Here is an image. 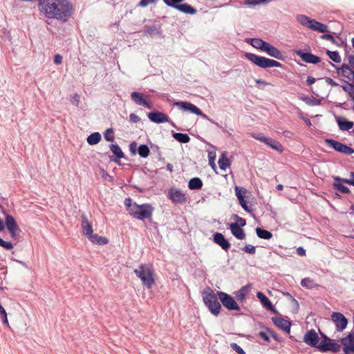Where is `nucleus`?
I'll return each mask as SVG.
<instances>
[{
    "label": "nucleus",
    "instance_id": "obj_61",
    "mask_svg": "<svg viewBox=\"0 0 354 354\" xmlns=\"http://www.w3.org/2000/svg\"><path fill=\"white\" fill-rule=\"evenodd\" d=\"M62 56L60 55L59 54H57L55 55L54 57V62L55 64H61L62 62Z\"/></svg>",
    "mask_w": 354,
    "mask_h": 354
},
{
    "label": "nucleus",
    "instance_id": "obj_64",
    "mask_svg": "<svg viewBox=\"0 0 354 354\" xmlns=\"http://www.w3.org/2000/svg\"><path fill=\"white\" fill-rule=\"evenodd\" d=\"M342 88L344 91L350 93L351 91L353 90L354 87L352 84H348L347 86H344Z\"/></svg>",
    "mask_w": 354,
    "mask_h": 354
},
{
    "label": "nucleus",
    "instance_id": "obj_44",
    "mask_svg": "<svg viewBox=\"0 0 354 354\" xmlns=\"http://www.w3.org/2000/svg\"><path fill=\"white\" fill-rule=\"evenodd\" d=\"M348 63L349 66L344 64L342 68L351 71L352 73L354 74V55H350L348 57Z\"/></svg>",
    "mask_w": 354,
    "mask_h": 354
},
{
    "label": "nucleus",
    "instance_id": "obj_16",
    "mask_svg": "<svg viewBox=\"0 0 354 354\" xmlns=\"http://www.w3.org/2000/svg\"><path fill=\"white\" fill-rule=\"evenodd\" d=\"M147 117L151 121L157 124L170 122L169 117L160 111L150 112L147 114Z\"/></svg>",
    "mask_w": 354,
    "mask_h": 354
},
{
    "label": "nucleus",
    "instance_id": "obj_62",
    "mask_svg": "<svg viewBox=\"0 0 354 354\" xmlns=\"http://www.w3.org/2000/svg\"><path fill=\"white\" fill-rule=\"evenodd\" d=\"M259 336L261 337L263 339H264L267 342H270V338L266 332H263V331L259 332Z\"/></svg>",
    "mask_w": 354,
    "mask_h": 354
},
{
    "label": "nucleus",
    "instance_id": "obj_20",
    "mask_svg": "<svg viewBox=\"0 0 354 354\" xmlns=\"http://www.w3.org/2000/svg\"><path fill=\"white\" fill-rule=\"evenodd\" d=\"M131 100L138 105L142 106L147 109H151L150 104L145 100L143 94L138 92H132L131 93Z\"/></svg>",
    "mask_w": 354,
    "mask_h": 354
},
{
    "label": "nucleus",
    "instance_id": "obj_38",
    "mask_svg": "<svg viewBox=\"0 0 354 354\" xmlns=\"http://www.w3.org/2000/svg\"><path fill=\"white\" fill-rule=\"evenodd\" d=\"M138 153L142 158H147L149 156L150 150L147 145H141L138 148Z\"/></svg>",
    "mask_w": 354,
    "mask_h": 354
},
{
    "label": "nucleus",
    "instance_id": "obj_45",
    "mask_svg": "<svg viewBox=\"0 0 354 354\" xmlns=\"http://www.w3.org/2000/svg\"><path fill=\"white\" fill-rule=\"evenodd\" d=\"M104 139L109 142L114 141V133L112 129H108L106 130L104 134Z\"/></svg>",
    "mask_w": 354,
    "mask_h": 354
},
{
    "label": "nucleus",
    "instance_id": "obj_60",
    "mask_svg": "<svg viewBox=\"0 0 354 354\" xmlns=\"http://www.w3.org/2000/svg\"><path fill=\"white\" fill-rule=\"evenodd\" d=\"M321 38L323 39H326L330 41L332 43H335V40L332 35L330 34H324L321 36Z\"/></svg>",
    "mask_w": 354,
    "mask_h": 354
},
{
    "label": "nucleus",
    "instance_id": "obj_4",
    "mask_svg": "<svg viewBox=\"0 0 354 354\" xmlns=\"http://www.w3.org/2000/svg\"><path fill=\"white\" fill-rule=\"evenodd\" d=\"M154 208L151 204L145 203L138 205L133 203V207L129 213L132 217L138 220L150 219L152 217Z\"/></svg>",
    "mask_w": 354,
    "mask_h": 354
},
{
    "label": "nucleus",
    "instance_id": "obj_40",
    "mask_svg": "<svg viewBox=\"0 0 354 354\" xmlns=\"http://www.w3.org/2000/svg\"><path fill=\"white\" fill-rule=\"evenodd\" d=\"M350 177H351V178L347 179V178H342L338 177V176H336L334 178V180L335 182H337V181L343 182L346 184L351 185L354 186V172L353 171L350 172Z\"/></svg>",
    "mask_w": 354,
    "mask_h": 354
},
{
    "label": "nucleus",
    "instance_id": "obj_7",
    "mask_svg": "<svg viewBox=\"0 0 354 354\" xmlns=\"http://www.w3.org/2000/svg\"><path fill=\"white\" fill-rule=\"evenodd\" d=\"M174 106H177L179 109L183 111H189L192 113H194L197 115L201 116L203 118L208 120L212 123L214 124L217 127H219V124L218 122H214V120L209 119L208 116L205 114H204L200 109H198L196 106L194 104L189 102H183V101H178L176 102L174 104Z\"/></svg>",
    "mask_w": 354,
    "mask_h": 354
},
{
    "label": "nucleus",
    "instance_id": "obj_39",
    "mask_svg": "<svg viewBox=\"0 0 354 354\" xmlns=\"http://www.w3.org/2000/svg\"><path fill=\"white\" fill-rule=\"evenodd\" d=\"M254 41V44L252 46L257 49L261 50V51L264 50V49L268 44V42H266L259 38H254V41Z\"/></svg>",
    "mask_w": 354,
    "mask_h": 354
},
{
    "label": "nucleus",
    "instance_id": "obj_3",
    "mask_svg": "<svg viewBox=\"0 0 354 354\" xmlns=\"http://www.w3.org/2000/svg\"><path fill=\"white\" fill-rule=\"evenodd\" d=\"M216 294L210 288H207L203 292V300L209 310L214 316H218L221 310V305L218 301Z\"/></svg>",
    "mask_w": 354,
    "mask_h": 354
},
{
    "label": "nucleus",
    "instance_id": "obj_54",
    "mask_svg": "<svg viewBox=\"0 0 354 354\" xmlns=\"http://www.w3.org/2000/svg\"><path fill=\"white\" fill-rule=\"evenodd\" d=\"M0 315L2 316L3 323L8 324L7 314L3 307L0 304Z\"/></svg>",
    "mask_w": 354,
    "mask_h": 354
},
{
    "label": "nucleus",
    "instance_id": "obj_24",
    "mask_svg": "<svg viewBox=\"0 0 354 354\" xmlns=\"http://www.w3.org/2000/svg\"><path fill=\"white\" fill-rule=\"evenodd\" d=\"M336 121L337 122L338 127L342 131H348L353 127V122L347 120L344 118L338 116L336 117Z\"/></svg>",
    "mask_w": 354,
    "mask_h": 354
},
{
    "label": "nucleus",
    "instance_id": "obj_57",
    "mask_svg": "<svg viewBox=\"0 0 354 354\" xmlns=\"http://www.w3.org/2000/svg\"><path fill=\"white\" fill-rule=\"evenodd\" d=\"M157 0H141L139 3V6L141 7H146L150 3H156Z\"/></svg>",
    "mask_w": 354,
    "mask_h": 354
},
{
    "label": "nucleus",
    "instance_id": "obj_9",
    "mask_svg": "<svg viewBox=\"0 0 354 354\" xmlns=\"http://www.w3.org/2000/svg\"><path fill=\"white\" fill-rule=\"evenodd\" d=\"M217 295L223 306L229 310H239L240 307L234 298L226 292L218 291Z\"/></svg>",
    "mask_w": 354,
    "mask_h": 354
},
{
    "label": "nucleus",
    "instance_id": "obj_29",
    "mask_svg": "<svg viewBox=\"0 0 354 354\" xmlns=\"http://www.w3.org/2000/svg\"><path fill=\"white\" fill-rule=\"evenodd\" d=\"M296 20L303 26L309 28L313 19H310V17L304 15H297L296 16Z\"/></svg>",
    "mask_w": 354,
    "mask_h": 354
},
{
    "label": "nucleus",
    "instance_id": "obj_55",
    "mask_svg": "<svg viewBox=\"0 0 354 354\" xmlns=\"http://www.w3.org/2000/svg\"><path fill=\"white\" fill-rule=\"evenodd\" d=\"M80 95L77 93L74 94L70 99L71 104L77 106L80 102Z\"/></svg>",
    "mask_w": 354,
    "mask_h": 354
},
{
    "label": "nucleus",
    "instance_id": "obj_51",
    "mask_svg": "<svg viewBox=\"0 0 354 354\" xmlns=\"http://www.w3.org/2000/svg\"><path fill=\"white\" fill-rule=\"evenodd\" d=\"M0 246L6 249V250H12L13 248V244L11 242L5 241L2 239L0 238Z\"/></svg>",
    "mask_w": 354,
    "mask_h": 354
},
{
    "label": "nucleus",
    "instance_id": "obj_21",
    "mask_svg": "<svg viewBox=\"0 0 354 354\" xmlns=\"http://www.w3.org/2000/svg\"><path fill=\"white\" fill-rule=\"evenodd\" d=\"M257 297L261 301L264 308L270 310L274 314H278V311L274 307L269 299L263 293L261 292H258L257 293Z\"/></svg>",
    "mask_w": 354,
    "mask_h": 354
},
{
    "label": "nucleus",
    "instance_id": "obj_17",
    "mask_svg": "<svg viewBox=\"0 0 354 354\" xmlns=\"http://www.w3.org/2000/svg\"><path fill=\"white\" fill-rule=\"evenodd\" d=\"M169 198L174 203H183L186 201L185 194L178 189H170L168 193Z\"/></svg>",
    "mask_w": 354,
    "mask_h": 354
},
{
    "label": "nucleus",
    "instance_id": "obj_59",
    "mask_svg": "<svg viewBox=\"0 0 354 354\" xmlns=\"http://www.w3.org/2000/svg\"><path fill=\"white\" fill-rule=\"evenodd\" d=\"M140 120V118L135 113L129 115V121L132 123H138Z\"/></svg>",
    "mask_w": 354,
    "mask_h": 354
},
{
    "label": "nucleus",
    "instance_id": "obj_56",
    "mask_svg": "<svg viewBox=\"0 0 354 354\" xmlns=\"http://www.w3.org/2000/svg\"><path fill=\"white\" fill-rule=\"evenodd\" d=\"M129 151L131 154L135 155L136 153L137 149V143L136 142H132L129 145Z\"/></svg>",
    "mask_w": 354,
    "mask_h": 354
},
{
    "label": "nucleus",
    "instance_id": "obj_19",
    "mask_svg": "<svg viewBox=\"0 0 354 354\" xmlns=\"http://www.w3.org/2000/svg\"><path fill=\"white\" fill-rule=\"evenodd\" d=\"M213 241L225 251H227L231 246L230 242L225 238L224 235L220 232H216L213 235Z\"/></svg>",
    "mask_w": 354,
    "mask_h": 354
},
{
    "label": "nucleus",
    "instance_id": "obj_11",
    "mask_svg": "<svg viewBox=\"0 0 354 354\" xmlns=\"http://www.w3.org/2000/svg\"><path fill=\"white\" fill-rule=\"evenodd\" d=\"M343 351L345 354L354 352V332L350 333L346 337L341 339Z\"/></svg>",
    "mask_w": 354,
    "mask_h": 354
},
{
    "label": "nucleus",
    "instance_id": "obj_8",
    "mask_svg": "<svg viewBox=\"0 0 354 354\" xmlns=\"http://www.w3.org/2000/svg\"><path fill=\"white\" fill-rule=\"evenodd\" d=\"M185 0H163V2L169 7L175 8L176 10L188 15H195L197 10L187 3H181Z\"/></svg>",
    "mask_w": 354,
    "mask_h": 354
},
{
    "label": "nucleus",
    "instance_id": "obj_1",
    "mask_svg": "<svg viewBox=\"0 0 354 354\" xmlns=\"http://www.w3.org/2000/svg\"><path fill=\"white\" fill-rule=\"evenodd\" d=\"M39 9L48 19L65 22L73 13V5L69 0H39Z\"/></svg>",
    "mask_w": 354,
    "mask_h": 354
},
{
    "label": "nucleus",
    "instance_id": "obj_41",
    "mask_svg": "<svg viewBox=\"0 0 354 354\" xmlns=\"http://www.w3.org/2000/svg\"><path fill=\"white\" fill-rule=\"evenodd\" d=\"M234 190H235V195L238 199H240L241 198H245V194L248 193V190L243 187L235 186Z\"/></svg>",
    "mask_w": 354,
    "mask_h": 354
},
{
    "label": "nucleus",
    "instance_id": "obj_27",
    "mask_svg": "<svg viewBox=\"0 0 354 354\" xmlns=\"http://www.w3.org/2000/svg\"><path fill=\"white\" fill-rule=\"evenodd\" d=\"M265 144L279 152H282L283 150V147L282 145L280 142H279L278 141H277L271 138H268Z\"/></svg>",
    "mask_w": 354,
    "mask_h": 354
},
{
    "label": "nucleus",
    "instance_id": "obj_48",
    "mask_svg": "<svg viewBox=\"0 0 354 354\" xmlns=\"http://www.w3.org/2000/svg\"><path fill=\"white\" fill-rule=\"evenodd\" d=\"M334 186H335V187H336V188H337L339 192H342V193H344V194H348V193L350 192V190H349V189H348L347 187H346V186H344V185H342V184H340V183H335L334 184Z\"/></svg>",
    "mask_w": 354,
    "mask_h": 354
},
{
    "label": "nucleus",
    "instance_id": "obj_2",
    "mask_svg": "<svg viewBox=\"0 0 354 354\" xmlns=\"http://www.w3.org/2000/svg\"><path fill=\"white\" fill-rule=\"evenodd\" d=\"M133 272L147 289L152 288L153 285L155 283V279L154 270L151 264H140Z\"/></svg>",
    "mask_w": 354,
    "mask_h": 354
},
{
    "label": "nucleus",
    "instance_id": "obj_22",
    "mask_svg": "<svg viewBox=\"0 0 354 354\" xmlns=\"http://www.w3.org/2000/svg\"><path fill=\"white\" fill-rule=\"evenodd\" d=\"M263 52H266L269 56L272 57L274 58L278 59H283V53L278 48H277L275 46H272L268 42Z\"/></svg>",
    "mask_w": 354,
    "mask_h": 354
},
{
    "label": "nucleus",
    "instance_id": "obj_50",
    "mask_svg": "<svg viewBox=\"0 0 354 354\" xmlns=\"http://www.w3.org/2000/svg\"><path fill=\"white\" fill-rule=\"evenodd\" d=\"M230 347L239 354H246L244 350L239 346L236 343H231Z\"/></svg>",
    "mask_w": 354,
    "mask_h": 354
},
{
    "label": "nucleus",
    "instance_id": "obj_43",
    "mask_svg": "<svg viewBox=\"0 0 354 354\" xmlns=\"http://www.w3.org/2000/svg\"><path fill=\"white\" fill-rule=\"evenodd\" d=\"M301 286L309 289L317 286L313 280L308 277L303 279L301 281Z\"/></svg>",
    "mask_w": 354,
    "mask_h": 354
},
{
    "label": "nucleus",
    "instance_id": "obj_35",
    "mask_svg": "<svg viewBox=\"0 0 354 354\" xmlns=\"http://www.w3.org/2000/svg\"><path fill=\"white\" fill-rule=\"evenodd\" d=\"M256 233L257 236L262 239L269 240L272 237L270 232L260 227L256 229Z\"/></svg>",
    "mask_w": 354,
    "mask_h": 354
},
{
    "label": "nucleus",
    "instance_id": "obj_52",
    "mask_svg": "<svg viewBox=\"0 0 354 354\" xmlns=\"http://www.w3.org/2000/svg\"><path fill=\"white\" fill-rule=\"evenodd\" d=\"M244 252L250 254H254L256 252V248L254 245H246L243 249Z\"/></svg>",
    "mask_w": 354,
    "mask_h": 354
},
{
    "label": "nucleus",
    "instance_id": "obj_6",
    "mask_svg": "<svg viewBox=\"0 0 354 354\" xmlns=\"http://www.w3.org/2000/svg\"><path fill=\"white\" fill-rule=\"evenodd\" d=\"M244 57L252 64L262 68L282 66V64L276 60L259 56L251 53H245Z\"/></svg>",
    "mask_w": 354,
    "mask_h": 354
},
{
    "label": "nucleus",
    "instance_id": "obj_32",
    "mask_svg": "<svg viewBox=\"0 0 354 354\" xmlns=\"http://www.w3.org/2000/svg\"><path fill=\"white\" fill-rule=\"evenodd\" d=\"M173 138L180 143H187L190 141L189 136L186 133L172 132Z\"/></svg>",
    "mask_w": 354,
    "mask_h": 354
},
{
    "label": "nucleus",
    "instance_id": "obj_30",
    "mask_svg": "<svg viewBox=\"0 0 354 354\" xmlns=\"http://www.w3.org/2000/svg\"><path fill=\"white\" fill-rule=\"evenodd\" d=\"M145 33L149 35L151 37L161 35L160 27H158L156 25L146 26H145Z\"/></svg>",
    "mask_w": 354,
    "mask_h": 354
},
{
    "label": "nucleus",
    "instance_id": "obj_13",
    "mask_svg": "<svg viewBox=\"0 0 354 354\" xmlns=\"http://www.w3.org/2000/svg\"><path fill=\"white\" fill-rule=\"evenodd\" d=\"M303 341L312 347L317 348L319 345V337L314 329H310L306 333Z\"/></svg>",
    "mask_w": 354,
    "mask_h": 354
},
{
    "label": "nucleus",
    "instance_id": "obj_25",
    "mask_svg": "<svg viewBox=\"0 0 354 354\" xmlns=\"http://www.w3.org/2000/svg\"><path fill=\"white\" fill-rule=\"evenodd\" d=\"M309 29L318 31L322 33L328 32V26L315 19L312 20Z\"/></svg>",
    "mask_w": 354,
    "mask_h": 354
},
{
    "label": "nucleus",
    "instance_id": "obj_36",
    "mask_svg": "<svg viewBox=\"0 0 354 354\" xmlns=\"http://www.w3.org/2000/svg\"><path fill=\"white\" fill-rule=\"evenodd\" d=\"M101 135L98 132L91 133L87 137V142L91 145H96L101 140Z\"/></svg>",
    "mask_w": 354,
    "mask_h": 354
},
{
    "label": "nucleus",
    "instance_id": "obj_46",
    "mask_svg": "<svg viewBox=\"0 0 354 354\" xmlns=\"http://www.w3.org/2000/svg\"><path fill=\"white\" fill-rule=\"evenodd\" d=\"M232 218L236 221L234 223L238 224V226L241 227L246 225V221L244 218L239 216L238 215L233 214Z\"/></svg>",
    "mask_w": 354,
    "mask_h": 354
},
{
    "label": "nucleus",
    "instance_id": "obj_42",
    "mask_svg": "<svg viewBox=\"0 0 354 354\" xmlns=\"http://www.w3.org/2000/svg\"><path fill=\"white\" fill-rule=\"evenodd\" d=\"M326 54L328 55L329 58L333 60L335 63L341 62V57L339 55L337 51H330L327 50Z\"/></svg>",
    "mask_w": 354,
    "mask_h": 354
},
{
    "label": "nucleus",
    "instance_id": "obj_10",
    "mask_svg": "<svg viewBox=\"0 0 354 354\" xmlns=\"http://www.w3.org/2000/svg\"><path fill=\"white\" fill-rule=\"evenodd\" d=\"M325 142L327 146L339 153L346 155H350L354 153V150L352 148L339 141L327 138L325 140Z\"/></svg>",
    "mask_w": 354,
    "mask_h": 354
},
{
    "label": "nucleus",
    "instance_id": "obj_28",
    "mask_svg": "<svg viewBox=\"0 0 354 354\" xmlns=\"http://www.w3.org/2000/svg\"><path fill=\"white\" fill-rule=\"evenodd\" d=\"M88 240L94 244L103 245L108 243V239L106 237L98 236L97 234H91Z\"/></svg>",
    "mask_w": 354,
    "mask_h": 354
},
{
    "label": "nucleus",
    "instance_id": "obj_15",
    "mask_svg": "<svg viewBox=\"0 0 354 354\" xmlns=\"http://www.w3.org/2000/svg\"><path fill=\"white\" fill-rule=\"evenodd\" d=\"M341 346L340 344L335 342L333 339L326 342H321V343L318 345L317 348L322 352L326 351H333V352H338L340 350Z\"/></svg>",
    "mask_w": 354,
    "mask_h": 354
},
{
    "label": "nucleus",
    "instance_id": "obj_34",
    "mask_svg": "<svg viewBox=\"0 0 354 354\" xmlns=\"http://www.w3.org/2000/svg\"><path fill=\"white\" fill-rule=\"evenodd\" d=\"M248 290V286H243L241 289L235 292V296L239 301L243 302L245 300L246 295Z\"/></svg>",
    "mask_w": 354,
    "mask_h": 354
},
{
    "label": "nucleus",
    "instance_id": "obj_49",
    "mask_svg": "<svg viewBox=\"0 0 354 354\" xmlns=\"http://www.w3.org/2000/svg\"><path fill=\"white\" fill-rule=\"evenodd\" d=\"M215 158H216V153L214 151H209L208 152L209 162L212 168H214L216 167L215 162H214Z\"/></svg>",
    "mask_w": 354,
    "mask_h": 354
},
{
    "label": "nucleus",
    "instance_id": "obj_26",
    "mask_svg": "<svg viewBox=\"0 0 354 354\" xmlns=\"http://www.w3.org/2000/svg\"><path fill=\"white\" fill-rule=\"evenodd\" d=\"M81 225L82 228V232L84 236L88 238L90 236H91V234H93V227L89 223L87 218L84 216L82 217Z\"/></svg>",
    "mask_w": 354,
    "mask_h": 354
},
{
    "label": "nucleus",
    "instance_id": "obj_18",
    "mask_svg": "<svg viewBox=\"0 0 354 354\" xmlns=\"http://www.w3.org/2000/svg\"><path fill=\"white\" fill-rule=\"evenodd\" d=\"M273 324L279 328L283 330L287 333H290L291 323L282 317H273L272 318Z\"/></svg>",
    "mask_w": 354,
    "mask_h": 354
},
{
    "label": "nucleus",
    "instance_id": "obj_23",
    "mask_svg": "<svg viewBox=\"0 0 354 354\" xmlns=\"http://www.w3.org/2000/svg\"><path fill=\"white\" fill-rule=\"evenodd\" d=\"M229 228L232 234L239 240H243L245 239V233L244 230L238 224L231 223Z\"/></svg>",
    "mask_w": 354,
    "mask_h": 354
},
{
    "label": "nucleus",
    "instance_id": "obj_33",
    "mask_svg": "<svg viewBox=\"0 0 354 354\" xmlns=\"http://www.w3.org/2000/svg\"><path fill=\"white\" fill-rule=\"evenodd\" d=\"M218 166L221 170L225 171L226 169L230 167V162L228 158L225 156V153H222L220 156L218 161Z\"/></svg>",
    "mask_w": 354,
    "mask_h": 354
},
{
    "label": "nucleus",
    "instance_id": "obj_14",
    "mask_svg": "<svg viewBox=\"0 0 354 354\" xmlns=\"http://www.w3.org/2000/svg\"><path fill=\"white\" fill-rule=\"evenodd\" d=\"M295 53L306 63L316 64L320 62L321 59L312 53H305L302 50H295Z\"/></svg>",
    "mask_w": 354,
    "mask_h": 354
},
{
    "label": "nucleus",
    "instance_id": "obj_53",
    "mask_svg": "<svg viewBox=\"0 0 354 354\" xmlns=\"http://www.w3.org/2000/svg\"><path fill=\"white\" fill-rule=\"evenodd\" d=\"M252 137L256 140H258L263 143L266 142L268 138L265 137L262 133H252Z\"/></svg>",
    "mask_w": 354,
    "mask_h": 354
},
{
    "label": "nucleus",
    "instance_id": "obj_37",
    "mask_svg": "<svg viewBox=\"0 0 354 354\" xmlns=\"http://www.w3.org/2000/svg\"><path fill=\"white\" fill-rule=\"evenodd\" d=\"M109 148L118 159L124 158V153L118 144H112L109 146Z\"/></svg>",
    "mask_w": 354,
    "mask_h": 354
},
{
    "label": "nucleus",
    "instance_id": "obj_58",
    "mask_svg": "<svg viewBox=\"0 0 354 354\" xmlns=\"http://www.w3.org/2000/svg\"><path fill=\"white\" fill-rule=\"evenodd\" d=\"M124 205L127 208L129 213L130 212V209L133 207V203H132V200L130 198H127L124 200Z\"/></svg>",
    "mask_w": 354,
    "mask_h": 354
},
{
    "label": "nucleus",
    "instance_id": "obj_31",
    "mask_svg": "<svg viewBox=\"0 0 354 354\" xmlns=\"http://www.w3.org/2000/svg\"><path fill=\"white\" fill-rule=\"evenodd\" d=\"M203 187V182L201 178L195 177L191 178L188 183V187L193 189H199Z\"/></svg>",
    "mask_w": 354,
    "mask_h": 354
},
{
    "label": "nucleus",
    "instance_id": "obj_63",
    "mask_svg": "<svg viewBox=\"0 0 354 354\" xmlns=\"http://www.w3.org/2000/svg\"><path fill=\"white\" fill-rule=\"evenodd\" d=\"M297 254L299 256H305L306 255V250L303 247H299L297 248Z\"/></svg>",
    "mask_w": 354,
    "mask_h": 354
},
{
    "label": "nucleus",
    "instance_id": "obj_5",
    "mask_svg": "<svg viewBox=\"0 0 354 354\" xmlns=\"http://www.w3.org/2000/svg\"><path fill=\"white\" fill-rule=\"evenodd\" d=\"M0 207L1 209L2 213L5 216V225L0 218V230H3L5 227H6L10 234V236L14 240H17L21 230L17 225L15 218L12 216L8 214L1 206H0Z\"/></svg>",
    "mask_w": 354,
    "mask_h": 354
},
{
    "label": "nucleus",
    "instance_id": "obj_47",
    "mask_svg": "<svg viewBox=\"0 0 354 354\" xmlns=\"http://www.w3.org/2000/svg\"><path fill=\"white\" fill-rule=\"evenodd\" d=\"M239 204L243 207V209L246 211L247 212H252V209L249 207L248 205L247 201L245 200V198H241L240 199H238Z\"/></svg>",
    "mask_w": 354,
    "mask_h": 354
},
{
    "label": "nucleus",
    "instance_id": "obj_12",
    "mask_svg": "<svg viewBox=\"0 0 354 354\" xmlns=\"http://www.w3.org/2000/svg\"><path fill=\"white\" fill-rule=\"evenodd\" d=\"M331 317L335 324L336 330L337 331H342L346 328L348 324V320L341 313L334 312L332 313Z\"/></svg>",
    "mask_w": 354,
    "mask_h": 354
}]
</instances>
